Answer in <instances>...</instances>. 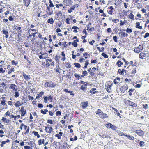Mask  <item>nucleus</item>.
Instances as JSON below:
<instances>
[{
	"mask_svg": "<svg viewBox=\"0 0 149 149\" xmlns=\"http://www.w3.org/2000/svg\"><path fill=\"white\" fill-rule=\"evenodd\" d=\"M55 6L58 9H59V8L60 7H63V8H65V6H63V4L62 3H60L59 4H56L55 5Z\"/></svg>",
	"mask_w": 149,
	"mask_h": 149,
	"instance_id": "47",
	"label": "nucleus"
},
{
	"mask_svg": "<svg viewBox=\"0 0 149 149\" xmlns=\"http://www.w3.org/2000/svg\"><path fill=\"white\" fill-rule=\"evenodd\" d=\"M126 136L129 139L131 140H134V137L132 136L126 135Z\"/></svg>",
	"mask_w": 149,
	"mask_h": 149,
	"instance_id": "49",
	"label": "nucleus"
},
{
	"mask_svg": "<svg viewBox=\"0 0 149 149\" xmlns=\"http://www.w3.org/2000/svg\"><path fill=\"white\" fill-rule=\"evenodd\" d=\"M2 99H3L1 102L0 104L1 105L3 106H4L6 105V100H5V98L3 97H1Z\"/></svg>",
	"mask_w": 149,
	"mask_h": 149,
	"instance_id": "30",
	"label": "nucleus"
},
{
	"mask_svg": "<svg viewBox=\"0 0 149 149\" xmlns=\"http://www.w3.org/2000/svg\"><path fill=\"white\" fill-rule=\"evenodd\" d=\"M148 54L145 53L144 52H141L139 54V58L141 59H146L148 57Z\"/></svg>",
	"mask_w": 149,
	"mask_h": 149,
	"instance_id": "8",
	"label": "nucleus"
},
{
	"mask_svg": "<svg viewBox=\"0 0 149 149\" xmlns=\"http://www.w3.org/2000/svg\"><path fill=\"white\" fill-rule=\"evenodd\" d=\"M10 142V140L8 139H7L6 141H3L0 144V146L1 147H3L4 146V145L6 143H9Z\"/></svg>",
	"mask_w": 149,
	"mask_h": 149,
	"instance_id": "24",
	"label": "nucleus"
},
{
	"mask_svg": "<svg viewBox=\"0 0 149 149\" xmlns=\"http://www.w3.org/2000/svg\"><path fill=\"white\" fill-rule=\"evenodd\" d=\"M140 23L139 22H137L136 23L135 27L136 28H138L139 29H142V27L141 26H140Z\"/></svg>",
	"mask_w": 149,
	"mask_h": 149,
	"instance_id": "34",
	"label": "nucleus"
},
{
	"mask_svg": "<svg viewBox=\"0 0 149 149\" xmlns=\"http://www.w3.org/2000/svg\"><path fill=\"white\" fill-rule=\"evenodd\" d=\"M41 113L44 114H46V113L48 112V110L47 109H45L43 111L42 109H41L40 111Z\"/></svg>",
	"mask_w": 149,
	"mask_h": 149,
	"instance_id": "56",
	"label": "nucleus"
},
{
	"mask_svg": "<svg viewBox=\"0 0 149 149\" xmlns=\"http://www.w3.org/2000/svg\"><path fill=\"white\" fill-rule=\"evenodd\" d=\"M9 87L10 89L12 90L13 92L17 91L18 90V86L15 84H11L9 85Z\"/></svg>",
	"mask_w": 149,
	"mask_h": 149,
	"instance_id": "7",
	"label": "nucleus"
},
{
	"mask_svg": "<svg viewBox=\"0 0 149 149\" xmlns=\"http://www.w3.org/2000/svg\"><path fill=\"white\" fill-rule=\"evenodd\" d=\"M109 8L110 9V10L109 11H108V13L109 14L111 15L113 14V12L114 10V8L112 6H111Z\"/></svg>",
	"mask_w": 149,
	"mask_h": 149,
	"instance_id": "33",
	"label": "nucleus"
},
{
	"mask_svg": "<svg viewBox=\"0 0 149 149\" xmlns=\"http://www.w3.org/2000/svg\"><path fill=\"white\" fill-rule=\"evenodd\" d=\"M61 55L63 56V57L61 59V60L63 61H65L66 59L65 54H64L63 51L61 52Z\"/></svg>",
	"mask_w": 149,
	"mask_h": 149,
	"instance_id": "51",
	"label": "nucleus"
},
{
	"mask_svg": "<svg viewBox=\"0 0 149 149\" xmlns=\"http://www.w3.org/2000/svg\"><path fill=\"white\" fill-rule=\"evenodd\" d=\"M6 85L4 82H2L0 85V92L3 93L4 92V89L5 88Z\"/></svg>",
	"mask_w": 149,
	"mask_h": 149,
	"instance_id": "14",
	"label": "nucleus"
},
{
	"mask_svg": "<svg viewBox=\"0 0 149 149\" xmlns=\"http://www.w3.org/2000/svg\"><path fill=\"white\" fill-rule=\"evenodd\" d=\"M65 66L66 68H70L71 67V65L68 62L66 63Z\"/></svg>",
	"mask_w": 149,
	"mask_h": 149,
	"instance_id": "63",
	"label": "nucleus"
},
{
	"mask_svg": "<svg viewBox=\"0 0 149 149\" xmlns=\"http://www.w3.org/2000/svg\"><path fill=\"white\" fill-rule=\"evenodd\" d=\"M1 120L3 122H4L5 123L7 124L9 123L10 122V120L7 119L6 118L3 117Z\"/></svg>",
	"mask_w": 149,
	"mask_h": 149,
	"instance_id": "28",
	"label": "nucleus"
},
{
	"mask_svg": "<svg viewBox=\"0 0 149 149\" xmlns=\"http://www.w3.org/2000/svg\"><path fill=\"white\" fill-rule=\"evenodd\" d=\"M44 94V92L43 91H41L40 93L38 94L36 96V99H39L40 97H41Z\"/></svg>",
	"mask_w": 149,
	"mask_h": 149,
	"instance_id": "43",
	"label": "nucleus"
},
{
	"mask_svg": "<svg viewBox=\"0 0 149 149\" xmlns=\"http://www.w3.org/2000/svg\"><path fill=\"white\" fill-rule=\"evenodd\" d=\"M46 66L47 67H49L50 66L49 63L52 62V60L51 59H46Z\"/></svg>",
	"mask_w": 149,
	"mask_h": 149,
	"instance_id": "27",
	"label": "nucleus"
},
{
	"mask_svg": "<svg viewBox=\"0 0 149 149\" xmlns=\"http://www.w3.org/2000/svg\"><path fill=\"white\" fill-rule=\"evenodd\" d=\"M22 75L24 77L25 79L27 81L29 80L31 78L30 75H27L24 73H23Z\"/></svg>",
	"mask_w": 149,
	"mask_h": 149,
	"instance_id": "22",
	"label": "nucleus"
},
{
	"mask_svg": "<svg viewBox=\"0 0 149 149\" xmlns=\"http://www.w3.org/2000/svg\"><path fill=\"white\" fill-rule=\"evenodd\" d=\"M97 115H98L99 117L102 119L107 118L108 117L107 115L104 113L100 109H98L95 112Z\"/></svg>",
	"mask_w": 149,
	"mask_h": 149,
	"instance_id": "2",
	"label": "nucleus"
},
{
	"mask_svg": "<svg viewBox=\"0 0 149 149\" xmlns=\"http://www.w3.org/2000/svg\"><path fill=\"white\" fill-rule=\"evenodd\" d=\"M124 72H125V73H126V70L123 69H119L118 71V73L120 75H124Z\"/></svg>",
	"mask_w": 149,
	"mask_h": 149,
	"instance_id": "19",
	"label": "nucleus"
},
{
	"mask_svg": "<svg viewBox=\"0 0 149 149\" xmlns=\"http://www.w3.org/2000/svg\"><path fill=\"white\" fill-rule=\"evenodd\" d=\"M74 64L75 65V66L77 68H79L81 67V65L78 63H75Z\"/></svg>",
	"mask_w": 149,
	"mask_h": 149,
	"instance_id": "64",
	"label": "nucleus"
},
{
	"mask_svg": "<svg viewBox=\"0 0 149 149\" xmlns=\"http://www.w3.org/2000/svg\"><path fill=\"white\" fill-rule=\"evenodd\" d=\"M63 133L61 132H59L58 133H57L55 135V136L58 139H61V137L62 136Z\"/></svg>",
	"mask_w": 149,
	"mask_h": 149,
	"instance_id": "25",
	"label": "nucleus"
},
{
	"mask_svg": "<svg viewBox=\"0 0 149 149\" xmlns=\"http://www.w3.org/2000/svg\"><path fill=\"white\" fill-rule=\"evenodd\" d=\"M1 32L3 34L5 35V37L6 38H8V31L6 29H5L4 27L3 28Z\"/></svg>",
	"mask_w": 149,
	"mask_h": 149,
	"instance_id": "15",
	"label": "nucleus"
},
{
	"mask_svg": "<svg viewBox=\"0 0 149 149\" xmlns=\"http://www.w3.org/2000/svg\"><path fill=\"white\" fill-rule=\"evenodd\" d=\"M72 29H74L73 32L74 33H77L78 31H77V29L79 30V28L77 26H73Z\"/></svg>",
	"mask_w": 149,
	"mask_h": 149,
	"instance_id": "42",
	"label": "nucleus"
},
{
	"mask_svg": "<svg viewBox=\"0 0 149 149\" xmlns=\"http://www.w3.org/2000/svg\"><path fill=\"white\" fill-rule=\"evenodd\" d=\"M116 132L118 133V135L119 136H124L126 135L125 134L120 130H117V131H116Z\"/></svg>",
	"mask_w": 149,
	"mask_h": 149,
	"instance_id": "35",
	"label": "nucleus"
},
{
	"mask_svg": "<svg viewBox=\"0 0 149 149\" xmlns=\"http://www.w3.org/2000/svg\"><path fill=\"white\" fill-rule=\"evenodd\" d=\"M44 85L46 87L54 88L56 86V84L52 81H50L45 83Z\"/></svg>",
	"mask_w": 149,
	"mask_h": 149,
	"instance_id": "5",
	"label": "nucleus"
},
{
	"mask_svg": "<svg viewBox=\"0 0 149 149\" xmlns=\"http://www.w3.org/2000/svg\"><path fill=\"white\" fill-rule=\"evenodd\" d=\"M14 92H15V95L14 96L15 98H17L19 96V93L18 91H15Z\"/></svg>",
	"mask_w": 149,
	"mask_h": 149,
	"instance_id": "44",
	"label": "nucleus"
},
{
	"mask_svg": "<svg viewBox=\"0 0 149 149\" xmlns=\"http://www.w3.org/2000/svg\"><path fill=\"white\" fill-rule=\"evenodd\" d=\"M78 4H76L72 6L70 8L68 9L67 11L69 13H70L73 12V11H74L75 10V7H76V6H77V7L78 6Z\"/></svg>",
	"mask_w": 149,
	"mask_h": 149,
	"instance_id": "13",
	"label": "nucleus"
},
{
	"mask_svg": "<svg viewBox=\"0 0 149 149\" xmlns=\"http://www.w3.org/2000/svg\"><path fill=\"white\" fill-rule=\"evenodd\" d=\"M46 12L47 14L48 15H51L53 13L52 10L50 9V8L48 6H47Z\"/></svg>",
	"mask_w": 149,
	"mask_h": 149,
	"instance_id": "16",
	"label": "nucleus"
},
{
	"mask_svg": "<svg viewBox=\"0 0 149 149\" xmlns=\"http://www.w3.org/2000/svg\"><path fill=\"white\" fill-rule=\"evenodd\" d=\"M31 0H23V2L24 5L26 7H28L30 3Z\"/></svg>",
	"mask_w": 149,
	"mask_h": 149,
	"instance_id": "23",
	"label": "nucleus"
},
{
	"mask_svg": "<svg viewBox=\"0 0 149 149\" xmlns=\"http://www.w3.org/2000/svg\"><path fill=\"white\" fill-rule=\"evenodd\" d=\"M14 71V68L13 67H12L11 68L8 70V74H10L12 72Z\"/></svg>",
	"mask_w": 149,
	"mask_h": 149,
	"instance_id": "55",
	"label": "nucleus"
},
{
	"mask_svg": "<svg viewBox=\"0 0 149 149\" xmlns=\"http://www.w3.org/2000/svg\"><path fill=\"white\" fill-rule=\"evenodd\" d=\"M80 83L83 84L81 86L80 89L83 91H85L86 89V86L87 85V82H84L82 81H81Z\"/></svg>",
	"mask_w": 149,
	"mask_h": 149,
	"instance_id": "10",
	"label": "nucleus"
},
{
	"mask_svg": "<svg viewBox=\"0 0 149 149\" xmlns=\"http://www.w3.org/2000/svg\"><path fill=\"white\" fill-rule=\"evenodd\" d=\"M119 35L120 37L121 38L124 37H127L128 36V34L127 33H125L123 32H120L119 33Z\"/></svg>",
	"mask_w": 149,
	"mask_h": 149,
	"instance_id": "21",
	"label": "nucleus"
},
{
	"mask_svg": "<svg viewBox=\"0 0 149 149\" xmlns=\"http://www.w3.org/2000/svg\"><path fill=\"white\" fill-rule=\"evenodd\" d=\"M135 90L134 89L130 88L128 90L129 95L130 96H132V92Z\"/></svg>",
	"mask_w": 149,
	"mask_h": 149,
	"instance_id": "40",
	"label": "nucleus"
},
{
	"mask_svg": "<svg viewBox=\"0 0 149 149\" xmlns=\"http://www.w3.org/2000/svg\"><path fill=\"white\" fill-rule=\"evenodd\" d=\"M32 133H33L35 136H37L38 138H39L40 137V135L38 134L37 132L33 131L32 132Z\"/></svg>",
	"mask_w": 149,
	"mask_h": 149,
	"instance_id": "46",
	"label": "nucleus"
},
{
	"mask_svg": "<svg viewBox=\"0 0 149 149\" xmlns=\"http://www.w3.org/2000/svg\"><path fill=\"white\" fill-rule=\"evenodd\" d=\"M63 91H65V92H68L69 93H70V95H72V96H74V93L72 91H68V89H65L63 90Z\"/></svg>",
	"mask_w": 149,
	"mask_h": 149,
	"instance_id": "31",
	"label": "nucleus"
},
{
	"mask_svg": "<svg viewBox=\"0 0 149 149\" xmlns=\"http://www.w3.org/2000/svg\"><path fill=\"white\" fill-rule=\"evenodd\" d=\"M60 56L57 55L55 57V59L57 62H59Z\"/></svg>",
	"mask_w": 149,
	"mask_h": 149,
	"instance_id": "41",
	"label": "nucleus"
},
{
	"mask_svg": "<svg viewBox=\"0 0 149 149\" xmlns=\"http://www.w3.org/2000/svg\"><path fill=\"white\" fill-rule=\"evenodd\" d=\"M113 83L111 81H109L106 82L105 83V89L108 93L111 92L112 87Z\"/></svg>",
	"mask_w": 149,
	"mask_h": 149,
	"instance_id": "1",
	"label": "nucleus"
},
{
	"mask_svg": "<svg viewBox=\"0 0 149 149\" xmlns=\"http://www.w3.org/2000/svg\"><path fill=\"white\" fill-rule=\"evenodd\" d=\"M88 101L82 102H81V107L83 109L86 108L88 107Z\"/></svg>",
	"mask_w": 149,
	"mask_h": 149,
	"instance_id": "18",
	"label": "nucleus"
},
{
	"mask_svg": "<svg viewBox=\"0 0 149 149\" xmlns=\"http://www.w3.org/2000/svg\"><path fill=\"white\" fill-rule=\"evenodd\" d=\"M51 126L50 125H48L47 126H45V131L47 133L50 134L52 132L53 129Z\"/></svg>",
	"mask_w": 149,
	"mask_h": 149,
	"instance_id": "6",
	"label": "nucleus"
},
{
	"mask_svg": "<svg viewBox=\"0 0 149 149\" xmlns=\"http://www.w3.org/2000/svg\"><path fill=\"white\" fill-rule=\"evenodd\" d=\"M88 74V72L87 71L84 70L83 71L82 74L81 75V77H84L86 75Z\"/></svg>",
	"mask_w": 149,
	"mask_h": 149,
	"instance_id": "50",
	"label": "nucleus"
},
{
	"mask_svg": "<svg viewBox=\"0 0 149 149\" xmlns=\"http://www.w3.org/2000/svg\"><path fill=\"white\" fill-rule=\"evenodd\" d=\"M4 132L2 130H0V137L2 138L4 136Z\"/></svg>",
	"mask_w": 149,
	"mask_h": 149,
	"instance_id": "48",
	"label": "nucleus"
},
{
	"mask_svg": "<svg viewBox=\"0 0 149 149\" xmlns=\"http://www.w3.org/2000/svg\"><path fill=\"white\" fill-rule=\"evenodd\" d=\"M110 128H111V129L113 130H116V129L117 128V127L116 126L112 125L111 124V126L110 127Z\"/></svg>",
	"mask_w": 149,
	"mask_h": 149,
	"instance_id": "52",
	"label": "nucleus"
},
{
	"mask_svg": "<svg viewBox=\"0 0 149 149\" xmlns=\"http://www.w3.org/2000/svg\"><path fill=\"white\" fill-rule=\"evenodd\" d=\"M74 76L76 78H77V79L78 80H79L81 79V77L80 75L77 73H75L74 74Z\"/></svg>",
	"mask_w": 149,
	"mask_h": 149,
	"instance_id": "62",
	"label": "nucleus"
},
{
	"mask_svg": "<svg viewBox=\"0 0 149 149\" xmlns=\"http://www.w3.org/2000/svg\"><path fill=\"white\" fill-rule=\"evenodd\" d=\"M23 104L22 102L21 103L19 101H17L16 103L14 104L16 108H19L20 106L22 105Z\"/></svg>",
	"mask_w": 149,
	"mask_h": 149,
	"instance_id": "20",
	"label": "nucleus"
},
{
	"mask_svg": "<svg viewBox=\"0 0 149 149\" xmlns=\"http://www.w3.org/2000/svg\"><path fill=\"white\" fill-rule=\"evenodd\" d=\"M116 64L118 67H120L123 64V63L120 60H118Z\"/></svg>",
	"mask_w": 149,
	"mask_h": 149,
	"instance_id": "45",
	"label": "nucleus"
},
{
	"mask_svg": "<svg viewBox=\"0 0 149 149\" xmlns=\"http://www.w3.org/2000/svg\"><path fill=\"white\" fill-rule=\"evenodd\" d=\"M21 29V27L20 26L17 27V30L18 31V36L19 37V36H20L21 33H22V31Z\"/></svg>",
	"mask_w": 149,
	"mask_h": 149,
	"instance_id": "26",
	"label": "nucleus"
},
{
	"mask_svg": "<svg viewBox=\"0 0 149 149\" xmlns=\"http://www.w3.org/2000/svg\"><path fill=\"white\" fill-rule=\"evenodd\" d=\"M133 62L132 61H130V62L129 63L130 65H131L133 67H134L136 66V65L137 63L136 62L134 63H133Z\"/></svg>",
	"mask_w": 149,
	"mask_h": 149,
	"instance_id": "54",
	"label": "nucleus"
},
{
	"mask_svg": "<svg viewBox=\"0 0 149 149\" xmlns=\"http://www.w3.org/2000/svg\"><path fill=\"white\" fill-rule=\"evenodd\" d=\"M128 17L129 18L131 19L132 20L135 19L134 18V16L132 13H130L128 16Z\"/></svg>",
	"mask_w": 149,
	"mask_h": 149,
	"instance_id": "38",
	"label": "nucleus"
},
{
	"mask_svg": "<svg viewBox=\"0 0 149 149\" xmlns=\"http://www.w3.org/2000/svg\"><path fill=\"white\" fill-rule=\"evenodd\" d=\"M120 80V78L119 77H117L114 80L113 82L115 84H118Z\"/></svg>",
	"mask_w": 149,
	"mask_h": 149,
	"instance_id": "32",
	"label": "nucleus"
},
{
	"mask_svg": "<svg viewBox=\"0 0 149 149\" xmlns=\"http://www.w3.org/2000/svg\"><path fill=\"white\" fill-rule=\"evenodd\" d=\"M123 102L125 104L128 105L133 107H136L137 106L136 103L126 99H124Z\"/></svg>",
	"mask_w": 149,
	"mask_h": 149,
	"instance_id": "3",
	"label": "nucleus"
},
{
	"mask_svg": "<svg viewBox=\"0 0 149 149\" xmlns=\"http://www.w3.org/2000/svg\"><path fill=\"white\" fill-rule=\"evenodd\" d=\"M96 90V88H92L91 90L90 91V93L92 94H95L97 92V91H94Z\"/></svg>",
	"mask_w": 149,
	"mask_h": 149,
	"instance_id": "36",
	"label": "nucleus"
},
{
	"mask_svg": "<svg viewBox=\"0 0 149 149\" xmlns=\"http://www.w3.org/2000/svg\"><path fill=\"white\" fill-rule=\"evenodd\" d=\"M48 99L50 102H52L53 100V97L52 95H49L48 97Z\"/></svg>",
	"mask_w": 149,
	"mask_h": 149,
	"instance_id": "59",
	"label": "nucleus"
},
{
	"mask_svg": "<svg viewBox=\"0 0 149 149\" xmlns=\"http://www.w3.org/2000/svg\"><path fill=\"white\" fill-rule=\"evenodd\" d=\"M18 63L17 61H15L14 60L11 61V64L12 65H16Z\"/></svg>",
	"mask_w": 149,
	"mask_h": 149,
	"instance_id": "57",
	"label": "nucleus"
},
{
	"mask_svg": "<svg viewBox=\"0 0 149 149\" xmlns=\"http://www.w3.org/2000/svg\"><path fill=\"white\" fill-rule=\"evenodd\" d=\"M135 132L139 136H142L144 135V132L141 130H136Z\"/></svg>",
	"mask_w": 149,
	"mask_h": 149,
	"instance_id": "12",
	"label": "nucleus"
},
{
	"mask_svg": "<svg viewBox=\"0 0 149 149\" xmlns=\"http://www.w3.org/2000/svg\"><path fill=\"white\" fill-rule=\"evenodd\" d=\"M128 88V85L127 84H125L120 87V90L121 93H124Z\"/></svg>",
	"mask_w": 149,
	"mask_h": 149,
	"instance_id": "9",
	"label": "nucleus"
},
{
	"mask_svg": "<svg viewBox=\"0 0 149 149\" xmlns=\"http://www.w3.org/2000/svg\"><path fill=\"white\" fill-rule=\"evenodd\" d=\"M79 42V39H77L74 41L72 43V44L74 47H77L78 45V44L77 43V42Z\"/></svg>",
	"mask_w": 149,
	"mask_h": 149,
	"instance_id": "29",
	"label": "nucleus"
},
{
	"mask_svg": "<svg viewBox=\"0 0 149 149\" xmlns=\"http://www.w3.org/2000/svg\"><path fill=\"white\" fill-rule=\"evenodd\" d=\"M19 109H19V111L21 113V114L22 116H24L26 113V110L24 107H22L20 110H19Z\"/></svg>",
	"mask_w": 149,
	"mask_h": 149,
	"instance_id": "11",
	"label": "nucleus"
},
{
	"mask_svg": "<svg viewBox=\"0 0 149 149\" xmlns=\"http://www.w3.org/2000/svg\"><path fill=\"white\" fill-rule=\"evenodd\" d=\"M40 54H41L39 55V57L40 59H45L46 58V57H44V56H43L44 54H42V53L41 52H40Z\"/></svg>",
	"mask_w": 149,
	"mask_h": 149,
	"instance_id": "53",
	"label": "nucleus"
},
{
	"mask_svg": "<svg viewBox=\"0 0 149 149\" xmlns=\"http://www.w3.org/2000/svg\"><path fill=\"white\" fill-rule=\"evenodd\" d=\"M143 49V46L142 44L139 45L138 46L134 48V51L135 53H139Z\"/></svg>",
	"mask_w": 149,
	"mask_h": 149,
	"instance_id": "4",
	"label": "nucleus"
},
{
	"mask_svg": "<svg viewBox=\"0 0 149 149\" xmlns=\"http://www.w3.org/2000/svg\"><path fill=\"white\" fill-rule=\"evenodd\" d=\"M83 56H85V58L86 59H87L90 57V54L86 52H85L84 53H83Z\"/></svg>",
	"mask_w": 149,
	"mask_h": 149,
	"instance_id": "37",
	"label": "nucleus"
},
{
	"mask_svg": "<svg viewBox=\"0 0 149 149\" xmlns=\"http://www.w3.org/2000/svg\"><path fill=\"white\" fill-rule=\"evenodd\" d=\"M47 22L48 23H49L51 24H52L54 22V21L52 18H51L48 19Z\"/></svg>",
	"mask_w": 149,
	"mask_h": 149,
	"instance_id": "39",
	"label": "nucleus"
},
{
	"mask_svg": "<svg viewBox=\"0 0 149 149\" xmlns=\"http://www.w3.org/2000/svg\"><path fill=\"white\" fill-rule=\"evenodd\" d=\"M2 66V65H0V73H3L5 72V70H3Z\"/></svg>",
	"mask_w": 149,
	"mask_h": 149,
	"instance_id": "58",
	"label": "nucleus"
},
{
	"mask_svg": "<svg viewBox=\"0 0 149 149\" xmlns=\"http://www.w3.org/2000/svg\"><path fill=\"white\" fill-rule=\"evenodd\" d=\"M23 129L24 130H26V131L24 132V134L26 135L28 134L29 132V126H28L24 124L23 126Z\"/></svg>",
	"mask_w": 149,
	"mask_h": 149,
	"instance_id": "17",
	"label": "nucleus"
},
{
	"mask_svg": "<svg viewBox=\"0 0 149 149\" xmlns=\"http://www.w3.org/2000/svg\"><path fill=\"white\" fill-rule=\"evenodd\" d=\"M97 48L100 52L103 51L104 50V48L103 47H102L101 48L100 47H98Z\"/></svg>",
	"mask_w": 149,
	"mask_h": 149,
	"instance_id": "60",
	"label": "nucleus"
},
{
	"mask_svg": "<svg viewBox=\"0 0 149 149\" xmlns=\"http://www.w3.org/2000/svg\"><path fill=\"white\" fill-rule=\"evenodd\" d=\"M56 15L57 16V18H58L59 16H61L62 15V12L61 11H59L56 13Z\"/></svg>",
	"mask_w": 149,
	"mask_h": 149,
	"instance_id": "61",
	"label": "nucleus"
}]
</instances>
